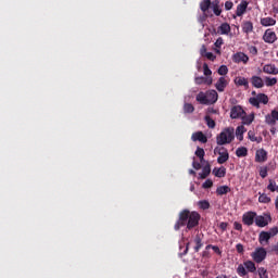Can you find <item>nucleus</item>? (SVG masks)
<instances>
[{
    "label": "nucleus",
    "instance_id": "obj_64",
    "mask_svg": "<svg viewBox=\"0 0 278 278\" xmlns=\"http://www.w3.org/2000/svg\"><path fill=\"white\" fill-rule=\"evenodd\" d=\"M216 278H229V276L222 274V275H218Z\"/></svg>",
    "mask_w": 278,
    "mask_h": 278
},
{
    "label": "nucleus",
    "instance_id": "obj_53",
    "mask_svg": "<svg viewBox=\"0 0 278 278\" xmlns=\"http://www.w3.org/2000/svg\"><path fill=\"white\" fill-rule=\"evenodd\" d=\"M236 251L237 253H240V254L244 253V245H242V243H238L236 245Z\"/></svg>",
    "mask_w": 278,
    "mask_h": 278
},
{
    "label": "nucleus",
    "instance_id": "obj_42",
    "mask_svg": "<svg viewBox=\"0 0 278 278\" xmlns=\"http://www.w3.org/2000/svg\"><path fill=\"white\" fill-rule=\"evenodd\" d=\"M184 112L185 114H192V112H194V105H192L191 103H185Z\"/></svg>",
    "mask_w": 278,
    "mask_h": 278
},
{
    "label": "nucleus",
    "instance_id": "obj_10",
    "mask_svg": "<svg viewBox=\"0 0 278 278\" xmlns=\"http://www.w3.org/2000/svg\"><path fill=\"white\" fill-rule=\"evenodd\" d=\"M264 42H267L268 45H273L277 40V34L273 31L271 29L265 30L263 35Z\"/></svg>",
    "mask_w": 278,
    "mask_h": 278
},
{
    "label": "nucleus",
    "instance_id": "obj_60",
    "mask_svg": "<svg viewBox=\"0 0 278 278\" xmlns=\"http://www.w3.org/2000/svg\"><path fill=\"white\" fill-rule=\"evenodd\" d=\"M212 250L214 251V253H217V255H220L223 252L220 251V248H218L217 245H213Z\"/></svg>",
    "mask_w": 278,
    "mask_h": 278
},
{
    "label": "nucleus",
    "instance_id": "obj_6",
    "mask_svg": "<svg viewBox=\"0 0 278 278\" xmlns=\"http://www.w3.org/2000/svg\"><path fill=\"white\" fill-rule=\"evenodd\" d=\"M266 249L264 248H257L253 253H252V258L256 264H262L266 260Z\"/></svg>",
    "mask_w": 278,
    "mask_h": 278
},
{
    "label": "nucleus",
    "instance_id": "obj_29",
    "mask_svg": "<svg viewBox=\"0 0 278 278\" xmlns=\"http://www.w3.org/2000/svg\"><path fill=\"white\" fill-rule=\"evenodd\" d=\"M242 118V123L243 125H251V123H253V121H255V114H250V115H247V114H243L241 116Z\"/></svg>",
    "mask_w": 278,
    "mask_h": 278
},
{
    "label": "nucleus",
    "instance_id": "obj_55",
    "mask_svg": "<svg viewBox=\"0 0 278 278\" xmlns=\"http://www.w3.org/2000/svg\"><path fill=\"white\" fill-rule=\"evenodd\" d=\"M267 232L270 235V238H273L274 236H277L278 228L277 227L270 228V230Z\"/></svg>",
    "mask_w": 278,
    "mask_h": 278
},
{
    "label": "nucleus",
    "instance_id": "obj_3",
    "mask_svg": "<svg viewBox=\"0 0 278 278\" xmlns=\"http://www.w3.org/2000/svg\"><path fill=\"white\" fill-rule=\"evenodd\" d=\"M250 105L260 110V103L263 105H268V96L266 93H258L256 97H252L249 99Z\"/></svg>",
    "mask_w": 278,
    "mask_h": 278
},
{
    "label": "nucleus",
    "instance_id": "obj_27",
    "mask_svg": "<svg viewBox=\"0 0 278 278\" xmlns=\"http://www.w3.org/2000/svg\"><path fill=\"white\" fill-rule=\"evenodd\" d=\"M218 31H219V34L227 36V34H229V31H231V26L228 23H223L218 27Z\"/></svg>",
    "mask_w": 278,
    "mask_h": 278
},
{
    "label": "nucleus",
    "instance_id": "obj_17",
    "mask_svg": "<svg viewBox=\"0 0 278 278\" xmlns=\"http://www.w3.org/2000/svg\"><path fill=\"white\" fill-rule=\"evenodd\" d=\"M247 8H249V2L245 0H242L238 5L236 10L237 16H242L244 12H247Z\"/></svg>",
    "mask_w": 278,
    "mask_h": 278
},
{
    "label": "nucleus",
    "instance_id": "obj_2",
    "mask_svg": "<svg viewBox=\"0 0 278 278\" xmlns=\"http://www.w3.org/2000/svg\"><path fill=\"white\" fill-rule=\"evenodd\" d=\"M236 139V134L233 128L228 127L225 128L217 137H216V143L219 147H223L225 144H231L233 140Z\"/></svg>",
    "mask_w": 278,
    "mask_h": 278
},
{
    "label": "nucleus",
    "instance_id": "obj_11",
    "mask_svg": "<svg viewBox=\"0 0 278 278\" xmlns=\"http://www.w3.org/2000/svg\"><path fill=\"white\" fill-rule=\"evenodd\" d=\"M266 160H268V152H266V150H264L263 148L257 150L255 153V162L262 164L266 162Z\"/></svg>",
    "mask_w": 278,
    "mask_h": 278
},
{
    "label": "nucleus",
    "instance_id": "obj_21",
    "mask_svg": "<svg viewBox=\"0 0 278 278\" xmlns=\"http://www.w3.org/2000/svg\"><path fill=\"white\" fill-rule=\"evenodd\" d=\"M261 25L263 27H273L274 25H277V20L273 17H263L261 18Z\"/></svg>",
    "mask_w": 278,
    "mask_h": 278
},
{
    "label": "nucleus",
    "instance_id": "obj_14",
    "mask_svg": "<svg viewBox=\"0 0 278 278\" xmlns=\"http://www.w3.org/2000/svg\"><path fill=\"white\" fill-rule=\"evenodd\" d=\"M233 62H236V64H240V62L243 64H249V55H247L244 52H237L233 55Z\"/></svg>",
    "mask_w": 278,
    "mask_h": 278
},
{
    "label": "nucleus",
    "instance_id": "obj_24",
    "mask_svg": "<svg viewBox=\"0 0 278 278\" xmlns=\"http://www.w3.org/2000/svg\"><path fill=\"white\" fill-rule=\"evenodd\" d=\"M235 84L236 86H243L245 88V90H249V79L244 78V77H236L235 78Z\"/></svg>",
    "mask_w": 278,
    "mask_h": 278
},
{
    "label": "nucleus",
    "instance_id": "obj_37",
    "mask_svg": "<svg viewBox=\"0 0 278 278\" xmlns=\"http://www.w3.org/2000/svg\"><path fill=\"white\" fill-rule=\"evenodd\" d=\"M276 84H277V78L276 77H273V78H270L268 76L265 77V86H267V88L276 86Z\"/></svg>",
    "mask_w": 278,
    "mask_h": 278
},
{
    "label": "nucleus",
    "instance_id": "obj_39",
    "mask_svg": "<svg viewBox=\"0 0 278 278\" xmlns=\"http://www.w3.org/2000/svg\"><path fill=\"white\" fill-rule=\"evenodd\" d=\"M204 121L210 129H214V127H216V122H214V119H212V117H210V115H206L204 117Z\"/></svg>",
    "mask_w": 278,
    "mask_h": 278
},
{
    "label": "nucleus",
    "instance_id": "obj_12",
    "mask_svg": "<svg viewBox=\"0 0 278 278\" xmlns=\"http://www.w3.org/2000/svg\"><path fill=\"white\" fill-rule=\"evenodd\" d=\"M227 86H229V80H227L225 76L219 77L215 84V88L218 92H225V88H227Z\"/></svg>",
    "mask_w": 278,
    "mask_h": 278
},
{
    "label": "nucleus",
    "instance_id": "obj_26",
    "mask_svg": "<svg viewBox=\"0 0 278 278\" xmlns=\"http://www.w3.org/2000/svg\"><path fill=\"white\" fill-rule=\"evenodd\" d=\"M210 173H212V166L207 163L203 168L202 173L200 174L201 179H207L210 177Z\"/></svg>",
    "mask_w": 278,
    "mask_h": 278
},
{
    "label": "nucleus",
    "instance_id": "obj_58",
    "mask_svg": "<svg viewBox=\"0 0 278 278\" xmlns=\"http://www.w3.org/2000/svg\"><path fill=\"white\" fill-rule=\"evenodd\" d=\"M192 167L195 169V170H201V163L197 162V161H193L192 162Z\"/></svg>",
    "mask_w": 278,
    "mask_h": 278
},
{
    "label": "nucleus",
    "instance_id": "obj_54",
    "mask_svg": "<svg viewBox=\"0 0 278 278\" xmlns=\"http://www.w3.org/2000/svg\"><path fill=\"white\" fill-rule=\"evenodd\" d=\"M206 54H207V48L205 47V45H203L200 49V55H202V58H205Z\"/></svg>",
    "mask_w": 278,
    "mask_h": 278
},
{
    "label": "nucleus",
    "instance_id": "obj_47",
    "mask_svg": "<svg viewBox=\"0 0 278 278\" xmlns=\"http://www.w3.org/2000/svg\"><path fill=\"white\" fill-rule=\"evenodd\" d=\"M203 73L205 77H212V70H210V66L207 65V63L203 64Z\"/></svg>",
    "mask_w": 278,
    "mask_h": 278
},
{
    "label": "nucleus",
    "instance_id": "obj_28",
    "mask_svg": "<svg viewBox=\"0 0 278 278\" xmlns=\"http://www.w3.org/2000/svg\"><path fill=\"white\" fill-rule=\"evenodd\" d=\"M243 266L247 268L248 273H255L257 270L253 261H245Z\"/></svg>",
    "mask_w": 278,
    "mask_h": 278
},
{
    "label": "nucleus",
    "instance_id": "obj_44",
    "mask_svg": "<svg viewBox=\"0 0 278 278\" xmlns=\"http://www.w3.org/2000/svg\"><path fill=\"white\" fill-rule=\"evenodd\" d=\"M260 177H262V179H266V177H268V167L267 166H263L260 168Z\"/></svg>",
    "mask_w": 278,
    "mask_h": 278
},
{
    "label": "nucleus",
    "instance_id": "obj_13",
    "mask_svg": "<svg viewBox=\"0 0 278 278\" xmlns=\"http://www.w3.org/2000/svg\"><path fill=\"white\" fill-rule=\"evenodd\" d=\"M213 81L214 80L212 79V77H207V76H197L194 78V84L197 86H202V84H205L206 86H212Z\"/></svg>",
    "mask_w": 278,
    "mask_h": 278
},
{
    "label": "nucleus",
    "instance_id": "obj_31",
    "mask_svg": "<svg viewBox=\"0 0 278 278\" xmlns=\"http://www.w3.org/2000/svg\"><path fill=\"white\" fill-rule=\"evenodd\" d=\"M237 274L239 275V277H247L249 275V271L243 264H239L237 267Z\"/></svg>",
    "mask_w": 278,
    "mask_h": 278
},
{
    "label": "nucleus",
    "instance_id": "obj_9",
    "mask_svg": "<svg viewBox=\"0 0 278 278\" xmlns=\"http://www.w3.org/2000/svg\"><path fill=\"white\" fill-rule=\"evenodd\" d=\"M243 114H247V112L240 105H235L230 110V118L232 119L242 118Z\"/></svg>",
    "mask_w": 278,
    "mask_h": 278
},
{
    "label": "nucleus",
    "instance_id": "obj_25",
    "mask_svg": "<svg viewBox=\"0 0 278 278\" xmlns=\"http://www.w3.org/2000/svg\"><path fill=\"white\" fill-rule=\"evenodd\" d=\"M229 192H231V188H229L227 185L217 187L216 189V194H218V197H223V194H229Z\"/></svg>",
    "mask_w": 278,
    "mask_h": 278
},
{
    "label": "nucleus",
    "instance_id": "obj_52",
    "mask_svg": "<svg viewBox=\"0 0 278 278\" xmlns=\"http://www.w3.org/2000/svg\"><path fill=\"white\" fill-rule=\"evenodd\" d=\"M204 58H206V59L210 60L211 62H214V60H216V55H214V53H212V52H206V54L204 55Z\"/></svg>",
    "mask_w": 278,
    "mask_h": 278
},
{
    "label": "nucleus",
    "instance_id": "obj_38",
    "mask_svg": "<svg viewBox=\"0 0 278 278\" xmlns=\"http://www.w3.org/2000/svg\"><path fill=\"white\" fill-rule=\"evenodd\" d=\"M258 203H270L271 199L266 193L258 192Z\"/></svg>",
    "mask_w": 278,
    "mask_h": 278
},
{
    "label": "nucleus",
    "instance_id": "obj_36",
    "mask_svg": "<svg viewBox=\"0 0 278 278\" xmlns=\"http://www.w3.org/2000/svg\"><path fill=\"white\" fill-rule=\"evenodd\" d=\"M267 190H269V192H277V181H275L274 179H269Z\"/></svg>",
    "mask_w": 278,
    "mask_h": 278
},
{
    "label": "nucleus",
    "instance_id": "obj_1",
    "mask_svg": "<svg viewBox=\"0 0 278 278\" xmlns=\"http://www.w3.org/2000/svg\"><path fill=\"white\" fill-rule=\"evenodd\" d=\"M199 220H201V214H199V212L184 210L179 213V218L174 225V229L175 231H179L181 227H187L186 231H190L194 229V227H199Z\"/></svg>",
    "mask_w": 278,
    "mask_h": 278
},
{
    "label": "nucleus",
    "instance_id": "obj_32",
    "mask_svg": "<svg viewBox=\"0 0 278 278\" xmlns=\"http://www.w3.org/2000/svg\"><path fill=\"white\" fill-rule=\"evenodd\" d=\"M197 101L201 103V105H208L207 103V94L204 93V92H200L198 96H197Z\"/></svg>",
    "mask_w": 278,
    "mask_h": 278
},
{
    "label": "nucleus",
    "instance_id": "obj_15",
    "mask_svg": "<svg viewBox=\"0 0 278 278\" xmlns=\"http://www.w3.org/2000/svg\"><path fill=\"white\" fill-rule=\"evenodd\" d=\"M206 101L208 105H214V103L218 101V92H216V90H208L206 92Z\"/></svg>",
    "mask_w": 278,
    "mask_h": 278
},
{
    "label": "nucleus",
    "instance_id": "obj_57",
    "mask_svg": "<svg viewBox=\"0 0 278 278\" xmlns=\"http://www.w3.org/2000/svg\"><path fill=\"white\" fill-rule=\"evenodd\" d=\"M233 228L236 229V231H242V224L235 222Z\"/></svg>",
    "mask_w": 278,
    "mask_h": 278
},
{
    "label": "nucleus",
    "instance_id": "obj_22",
    "mask_svg": "<svg viewBox=\"0 0 278 278\" xmlns=\"http://www.w3.org/2000/svg\"><path fill=\"white\" fill-rule=\"evenodd\" d=\"M248 138L249 140H251V142H256L257 144L262 143L264 138H262V136H255V131L253 130H249L248 132Z\"/></svg>",
    "mask_w": 278,
    "mask_h": 278
},
{
    "label": "nucleus",
    "instance_id": "obj_30",
    "mask_svg": "<svg viewBox=\"0 0 278 278\" xmlns=\"http://www.w3.org/2000/svg\"><path fill=\"white\" fill-rule=\"evenodd\" d=\"M270 235L268 233V231H262L260 235H258V242L261 244H264V242H268V240H270Z\"/></svg>",
    "mask_w": 278,
    "mask_h": 278
},
{
    "label": "nucleus",
    "instance_id": "obj_23",
    "mask_svg": "<svg viewBox=\"0 0 278 278\" xmlns=\"http://www.w3.org/2000/svg\"><path fill=\"white\" fill-rule=\"evenodd\" d=\"M243 34H251L253 33V22L245 21L241 25Z\"/></svg>",
    "mask_w": 278,
    "mask_h": 278
},
{
    "label": "nucleus",
    "instance_id": "obj_8",
    "mask_svg": "<svg viewBox=\"0 0 278 278\" xmlns=\"http://www.w3.org/2000/svg\"><path fill=\"white\" fill-rule=\"evenodd\" d=\"M256 216H257V213H255L253 211H249V212L244 213L242 216L243 225L251 227V225H253V223H255Z\"/></svg>",
    "mask_w": 278,
    "mask_h": 278
},
{
    "label": "nucleus",
    "instance_id": "obj_5",
    "mask_svg": "<svg viewBox=\"0 0 278 278\" xmlns=\"http://www.w3.org/2000/svg\"><path fill=\"white\" fill-rule=\"evenodd\" d=\"M273 222V217L269 213H264V215H256L255 217V225L256 227H266L268 223Z\"/></svg>",
    "mask_w": 278,
    "mask_h": 278
},
{
    "label": "nucleus",
    "instance_id": "obj_49",
    "mask_svg": "<svg viewBox=\"0 0 278 278\" xmlns=\"http://www.w3.org/2000/svg\"><path fill=\"white\" fill-rule=\"evenodd\" d=\"M214 45H215L216 49H220L223 47V45H225L223 37L217 38V40L215 41Z\"/></svg>",
    "mask_w": 278,
    "mask_h": 278
},
{
    "label": "nucleus",
    "instance_id": "obj_18",
    "mask_svg": "<svg viewBox=\"0 0 278 278\" xmlns=\"http://www.w3.org/2000/svg\"><path fill=\"white\" fill-rule=\"evenodd\" d=\"M263 73L267 75H278V68L275 64H266L263 66Z\"/></svg>",
    "mask_w": 278,
    "mask_h": 278
},
{
    "label": "nucleus",
    "instance_id": "obj_41",
    "mask_svg": "<svg viewBox=\"0 0 278 278\" xmlns=\"http://www.w3.org/2000/svg\"><path fill=\"white\" fill-rule=\"evenodd\" d=\"M200 210H210V201L201 200L198 202Z\"/></svg>",
    "mask_w": 278,
    "mask_h": 278
},
{
    "label": "nucleus",
    "instance_id": "obj_51",
    "mask_svg": "<svg viewBox=\"0 0 278 278\" xmlns=\"http://www.w3.org/2000/svg\"><path fill=\"white\" fill-rule=\"evenodd\" d=\"M212 186H214V182L207 179L206 181L203 182L202 188L207 189V188H212Z\"/></svg>",
    "mask_w": 278,
    "mask_h": 278
},
{
    "label": "nucleus",
    "instance_id": "obj_34",
    "mask_svg": "<svg viewBox=\"0 0 278 278\" xmlns=\"http://www.w3.org/2000/svg\"><path fill=\"white\" fill-rule=\"evenodd\" d=\"M211 5H212V0H204L200 4V10H202L204 14H207V10H210Z\"/></svg>",
    "mask_w": 278,
    "mask_h": 278
},
{
    "label": "nucleus",
    "instance_id": "obj_63",
    "mask_svg": "<svg viewBox=\"0 0 278 278\" xmlns=\"http://www.w3.org/2000/svg\"><path fill=\"white\" fill-rule=\"evenodd\" d=\"M236 136H237V140H239L240 142L244 140V135H236Z\"/></svg>",
    "mask_w": 278,
    "mask_h": 278
},
{
    "label": "nucleus",
    "instance_id": "obj_50",
    "mask_svg": "<svg viewBox=\"0 0 278 278\" xmlns=\"http://www.w3.org/2000/svg\"><path fill=\"white\" fill-rule=\"evenodd\" d=\"M248 51H249V53H251V55H257V47H255V46H250L248 48Z\"/></svg>",
    "mask_w": 278,
    "mask_h": 278
},
{
    "label": "nucleus",
    "instance_id": "obj_61",
    "mask_svg": "<svg viewBox=\"0 0 278 278\" xmlns=\"http://www.w3.org/2000/svg\"><path fill=\"white\" fill-rule=\"evenodd\" d=\"M271 114H273L275 121H278V111L277 110H273Z\"/></svg>",
    "mask_w": 278,
    "mask_h": 278
},
{
    "label": "nucleus",
    "instance_id": "obj_19",
    "mask_svg": "<svg viewBox=\"0 0 278 278\" xmlns=\"http://www.w3.org/2000/svg\"><path fill=\"white\" fill-rule=\"evenodd\" d=\"M250 81L253 88H264V79L260 76H252Z\"/></svg>",
    "mask_w": 278,
    "mask_h": 278
},
{
    "label": "nucleus",
    "instance_id": "obj_16",
    "mask_svg": "<svg viewBox=\"0 0 278 278\" xmlns=\"http://www.w3.org/2000/svg\"><path fill=\"white\" fill-rule=\"evenodd\" d=\"M191 139L193 142H202V144H205L207 142V137L203 134V131H197L193 132L191 136Z\"/></svg>",
    "mask_w": 278,
    "mask_h": 278
},
{
    "label": "nucleus",
    "instance_id": "obj_4",
    "mask_svg": "<svg viewBox=\"0 0 278 278\" xmlns=\"http://www.w3.org/2000/svg\"><path fill=\"white\" fill-rule=\"evenodd\" d=\"M214 153L215 155H219L217 157V163L218 164H225V162H228L229 160V151H227V149L225 147H216L214 149Z\"/></svg>",
    "mask_w": 278,
    "mask_h": 278
},
{
    "label": "nucleus",
    "instance_id": "obj_45",
    "mask_svg": "<svg viewBox=\"0 0 278 278\" xmlns=\"http://www.w3.org/2000/svg\"><path fill=\"white\" fill-rule=\"evenodd\" d=\"M195 155L197 157H199V160H203V157H205V150H203V148H197L195 150Z\"/></svg>",
    "mask_w": 278,
    "mask_h": 278
},
{
    "label": "nucleus",
    "instance_id": "obj_43",
    "mask_svg": "<svg viewBox=\"0 0 278 278\" xmlns=\"http://www.w3.org/2000/svg\"><path fill=\"white\" fill-rule=\"evenodd\" d=\"M260 278H268V270L264 267H258L257 269Z\"/></svg>",
    "mask_w": 278,
    "mask_h": 278
},
{
    "label": "nucleus",
    "instance_id": "obj_33",
    "mask_svg": "<svg viewBox=\"0 0 278 278\" xmlns=\"http://www.w3.org/2000/svg\"><path fill=\"white\" fill-rule=\"evenodd\" d=\"M237 157H247L249 155V150L245 147L238 148L236 150Z\"/></svg>",
    "mask_w": 278,
    "mask_h": 278
},
{
    "label": "nucleus",
    "instance_id": "obj_35",
    "mask_svg": "<svg viewBox=\"0 0 278 278\" xmlns=\"http://www.w3.org/2000/svg\"><path fill=\"white\" fill-rule=\"evenodd\" d=\"M218 3H220L218 0L213 2V12L215 16H220V14H223V10H220V5H218Z\"/></svg>",
    "mask_w": 278,
    "mask_h": 278
},
{
    "label": "nucleus",
    "instance_id": "obj_7",
    "mask_svg": "<svg viewBox=\"0 0 278 278\" xmlns=\"http://www.w3.org/2000/svg\"><path fill=\"white\" fill-rule=\"evenodd\" d=\"M203 238H205L203 232H197L193 237V243L195 244L193 248L194 253H199L203 249Z\"/></svg>",
    "mask_w": 278,
    "mask_h": 278
},
{
    "label": "nucleus",
    "instance_id": "obj_48",
    "mask_svg": "<svg viewBox=\"0 0 278 278\" xmlns=\"http://www.w3.org/2000/svg\"><path fill=\"white\" fill-rule=\"evenodd\" d=\"M245 131H247V128H244L243 125L238 126L236 129V136H244Z\"/></svg>",
    "mask_w": 278,
    "mask_h": 278
},
{
    "label": "nucleus",
    "instance_id": "obj_20",
    "mask_svg": "<svg viewBox=\"0 0 278 278\" xmlns=\"http://www.w3.org/2000/svg\"><path fill=\"white\" fill-rule=\"evenodd\" d=\"M213 175L215 177H218L219 179H223L227 175V168L225 166L222 167H215L213 169Z\"/></svg>",
    "mask_w": 278,
    "mask_h": 278
},
{
    "label": "nucleus",
    "instance_id": "obj_46",
    "mask_svg": "<svg viewBox=\"0 0 278 278\" xmlns=\"http://www.w3.org/2000/svg\"><path fill=\"white\" fill-rule=\"evenodd\" d=\"M218 75H227L229 73V68L227 67V65H222L219 66V68L217 70Z\"/></svg>",
    "mask_w": 278,
    "mask_h": 278
},
{
    "label": "nucleus",
    "instance_id": "obj_62",
    "mask_svg": "<svg viewBox=\"0 0 278 278\" xmlns=\"http://www.w3.org/2000/svg\"><path fill=\"white\" fill-rule=\"evenodd\" d=\"M270 134H271L273 136H275V135L277 134V127L273 126V127L270 128Z\"/></svg>",
    "mask_w": 278,
    "mask_h": 278
},
{
    "label": "nucleus",
    "instance_id": "obj_56",
    "mask_svg": "<svg viewBox=\"0 0 278 278\" xmlns=\"http://www.w3.org/2000/svg\"><path fill=\"white\" fill-rule=\"evenodd\" d=\"M233 8V2L232 1H226L225 2V10L229 11Z\"/></svg>",
    "mask_w": 278,
    "mask_h": 278
},
{
    "label": "nucleus",
    "instance_id": "obj_59",
    "mask_svg": "<svg viewBox=\"0 0 278 278\" xmlns=\"http://www.w3.org/2000/svg\"><path fill=\"white\" fill-rule=\"evenodd\" d=\"M229 224L225 223V222H222L219 224V229H222V231H227V227H228Z\"/></svg>",
    "mask_w": 278,
    "mask_h": 278
},
{
    "label": "nucleus",
    "instance_id": "obj_40",
    "mask_svg": "<svg viewBox=\"0 0 278 278\" xmlns=\"http://www.w3.org/2000/svg\"><path fill=\"white\" fill-rule=\"evenodd\" d=\"M265 123H266L267 125H276V124H277V122H276V119H275V116H273V113H271V114H267V115L265 116Z\"/></svg>",
    "mask_w": 278,
    "mask_h": 278
}]
</instances>
